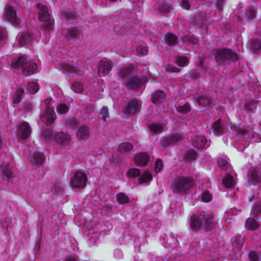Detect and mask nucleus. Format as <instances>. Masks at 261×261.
I'll return each instance as SVG.
<instances>
[{
	"instance_id": "57",
	"label": "nucleus",
	"mask_w": 261,
	"mask_h": 261,
	"mask_svg": "<svg viewBox=\"0 0 261 261\" xmlns=\"http://www.w3.org/2000/svg\"><path fill=\"white\" fill-rule=\"evenodd\" d=\"M94 111V107L91 104H88L86 106L85 113H91Z\"/></svg>"
},
{
	"instance_id": "24",
	"label": "nucleus",
	"mask_w": 261,
	"mask_h": 261,
	"mask_svg": "<svg viewBox=\"0 0 261 261\" xmlns=\"http://www.w3.org/2000/svg\"><path fill=\"white\" fill-rule=\"evenodd\" d=\"M33 39V36L30 32H26L23 33L20 36L19 42L21 46L23 45L30 44Z\"/></svg>"
},
{
	"instance_id": "26",
	"label": "nucleus",
	"mask_w": 261,
	"mask_h": 261,
	"mask_svg": "<svg viewBox=\"0 0 261 261\" xmlns=\"http://www.w3.org/2000/svg\"><path fill=\"white\" fill-rule=\"evenodd\" d=\"M135 67L132 65L122 68L119 71V76L121 79L127 77L129 75L133 73Z\"/></svg>"
},
{
	"instance_id": "44",
	"label": "nucleus",
	"mask_w": 261,
	"mask_h": 261,
	"mask_svg": "<svg viewBox=\"0 0 261 261\" xmlns=\"http://www.w3.org/2000/svg\"><path fill=\"white\" fill-rule=\"evenodd\" d=\"M256 17V13L254 10L248 9L245 13V17L248 20H252Z\"/></svg>"
},
{
	"instance_id": "46",
	"label": "nucleus",
	"mask_w": 261,
	"mask_h": 261,
	"mask_svg": "<svg viewBox=\"0 0 261 261\" xmlns=\"http://www.w3.org/2000/svg\"><path fill=\"white\" fill-rule=\"evenodd\" d=\"M149 129L154 133H161L162 132V127L159 124H153L149 126Z\"/></svg>"
},
{
	"instance_id": "50",
	"label": "nucleus",
	"mask_w": 261,
	"mask_h": 261,
	"mask_svg": "<svg viewBox=\"0 0 261 261\" xmlns=\"http://www.w3.org/2000/svg\"><path fill=\"white\" fill-rule=\"evenodd\" d=\"M188 62V59L185 57H180L176 60V63L180 66H185Z\"/></svg>"
},
{
	"instance_id": "42",
	"label": "nucleus",
	"mask_w": 261,
	"mask_h": 261,
	"mask_svg": "<svg viewBox=\"0 0 261 261\" xmlns=\"http://www.w3.org/2000/svg\"><path fill=\"white\" fill-rule=\"evenodd\" d=\"M71 89L75 93H81L83 91L84 87L80 83L76 82L72 84Z\"/></svg>"
},
{
	"instance_id": "55",
	"label": "nucleus",
	"mask_w": 261,
	"mask_h": 261,
	"mask_svg": "<svg viewBox=\"0 0 261 261\" xmlns=\"http://www.w3.org/2000/svg\"><path fill=\"white\" fill-rule=\"evenodd\" d=\"M166 70L168 72H178L180 71V69L172 65L169 64L166 67Z\"/></svg>"
},
{
	"instance_id": "48",
	"label": "nucleus",
	"mask_w": 261,
	"mask_h": 261,
	"mask_svg": "<svg viewBox=\"0 0 261 261\" xmlns=\"http://www.w3.org/2000/svg\"><path fill=\"white\" fill-rule=\"evenodd\" d=\"M212 195L207 190L204 191L202 194V199L204 202H209L212 200Z\"/></svg>"
},
{
	"instance_id": "14",
	"label": "nucleus",
	"mask_w": 261,
	"mask_h": 261,
	"mask_svg": "<svg viewBox=\"0 0 261 261\" xmlns=\"http://www.w3.org/2000/svg\"><path fill=\"white\" fill-rule=\"evenodd\" d=\"M113 63L111 61H101L98 67V72L99 76H105L112 70Z\"/></svg>"
},
{
	"instance_id": "49",
	"label": "nucleus",
	"mask_w": 261,
	"mask_h": 261,
	"mask_svg": "<svg viewBox=\"0 0 261 261\" xmlns=\"http://www.w3.org/2000/svg\"><path fill=\"white\" fill-rule=\"evenodd\" d=\"M140 170L136 168L130 169L128 171V175L131 177H137L140 175Z\"/></svg>"
},
{
	"instance_id": "13",
	"label": "nucleus",
	"mask_w": 261,
	"mask_h": 261,
	"mask_svg": "<svg viewBox=\"0 0 261 261\" xmlns=\"http://www.w3.org/2000/svg\"><path fill=\"white\" fill-rule=\"evenodd\" d=\"M4 18L7 21L13 23L18 24L19 23V19L16 16V11L13 7L8 5L6 8V12L4 14Z\"/></svg>"
},
{
	"instance_id": "30",
	"label": "nucleus",
	"mask_w": 261,
	"mask_h": 261,
	"mask_svg": "<svg viewBox=\"0 0 261 261\" xmlns=\"http://www.w3.org/2000/svg\"><path fill=\"white\" fill-rule=\"evenodd\" d=\"M222 184L225 188H230L235 185L236 180L232 176L227 174L223 177Z\"/></svg>"
},
{
	"instance_id": "16",
	"label": "nucleus",
	"mask_w": 261,
	"mask_h": 261,
	"mask_svg": "<svg viewBox=\"0 0 261 261\" xmlns=\"http://www.w3.org/2000/svg\"><path fill=\"white\" fill-rule=\"evenodd\" d=\"M165 97L166 95L163 91H155L151 94V101L155 105H159L164 101Z\"/></svg>"
},
{
	"instance_id": "40",
	"label": "nucleus",
	"mask_w": 261,
	"mask_h": 261,
	"mask_svg": "<svg viewBox=\"0 0 261 261\" xmlns=\"http://www.w3.org/2000/svg\"><path fill=\"white\" fill-rule=\"evenodd\" d=\"M79 34L78 30L76 28H71L67 30L65 37L67 39H70L76 37Z\"/></svg>"
},
{
	"instance_id": "5",
	"label": "nucleus",
	"mask_w": 261,
	"mask_h": 261,
	"mask_svg": "<svg viewBox=\"0 0 261 261\" xmlns=\"http://www.w3.org/2000/svg\"><path fill=\"white\" fill-rule=\"evenodd\" d=\"M148 82L147 76H143L142 78L134 75L127 78L125 82V86L128 90H137L141 85Z\"/></svg>"
},
{
	"instance_id": "52",
	"label": "nucleus",
	"mask_w": 261,
	"mask_h": 261,
	"mask_svg": "<svg viewBox=\"0 0 261 261\" xmlns=\"http://www.w3.org/2000/svg\"><path fill=\"white\" fill-rule=\"evenodd\" d=\"M163 162L161 159H158L155 162L154 170L158 173L162 171L163 168Z\"/></svg>"
},
{
	"instance_id": "56",
	"label": "nucleus",
	"mask_w": 261,
	"mask_h": 261,
	"mask_svg": "<svg viewBox=\"0 0 261 261\" xmlns=\"http://www.w3.org/2000/svg\"><path fill=\"white\" fill-rule=\"evenodd\" d=\"M181 5L182 7L185 9H190V5L188 0H182L181 2Z\"/></svg>"
},
{
	"instance_id": "8",
	"label": "nucleus",
	"mask_w": 261,
	"mask_h": 261,
	"mask_svg": "<svg viewBox=\"0 0 261 261\" xmlns=\"http://www.w3.org/2000/svg\"><path fill=\"white\" fill-rule=\"evenodd\" d=\"M202 212L196 213L190 217L189 225L192 231L198 232L202 229Z\"/></svg>"
},
{
	"instance_id": "38",
	"label": "nucleus",
	"mask_w": 261,
	"mask_h": 261,
	"mask_svg": "<svg viewBox=\"0 0 261 261\" xmlns=\"http://www.w3.org/2000/svg\"><path fill=\"white\" fill-rule=\"evenodd\" d=\"M176 110L180 113L185 114L191 111V107L190 105L187 102L182 106L176 107Z\"/></svg>"
},
{
	"instance_id": "25",
	"label": "nucleus",
	"mask_w": 261,
	"mask_h": 261,
	"mask_svg": "<svg viewBox=\"0 0 261 261\" xmlns=\"http://www.w3.org/2000/svg\"><path fill=\"white\" fill-rule=\"evenodd\" d=\"M133 149V145L129 142H123L121 143L118 147V151L123 154H129Z\"/></svg>"
},
{
	"instance_id": "3",
	"label": "nucleus",
	"mask_w": 261,
	"mask_h": 261,
	"mask_svg": "<svg viewBox=\"0 0 261 261\" xmlns=\"http://www.w3.org/2000/svg\"><path fill=\"white\" fill-rule=\"evenodd\" d=\"M42 137L45 141L54 140L62 144L68 142L70 139V137L68 134H66L62 132L55 133L49 128L43 130L42 133Z\"/></svg>"
},
{
	"instance_id": "58",
	"label": "nucleus",
	"mask_w": 261,
	"mask_h": 261,
	"mask_svg": "<svg viewBox=\"0 0 261 261\" xmlns=\"http://www.w3.org/2000/svg\"><path fill=\"white\" fill-rule=\"evenodd\" d=\"M227 164V162L226 160L222 159H219L218 161V165L221 168H223V167H225Z\"/></svg>"
},
{
	"instance_id": "59",
	"label": "nucleus",
	"mask_w": 261,
	"mask_h": 261,
	"mask_svg": "<svg viewBox=\"0 0 261 261\" xmlns=\"http://www.w3.org/2000/svg\"><path fill=\"white\" fill-rule=\"evenodd\" d=\"M67 123L71 126H74L76 124L77 121L75 119L71 118L67 121Z\"/></svg>"
},
{
	"instance_id": "10",
	"label": "nucleus",
	"mask_w": 261,
	"mask_h": 261,
	"mask_svg": "<svg viewBox=\"0 0 261 261\" xmlns=\"http://www.w3.org/2000/svg\"><path fill=\"white\" fill-rule=\"evenodd\" d=\"M184 137L179 134H174L169 137L164 138L161 141V145L164 147H168L180 142Z\"/></svg>"
},
{
	"instance_id": "11",
	"label": "nucleus",
	"mask_w": 261,
	"mask_h": 261,
	"mask_svg": "<svg viewBox=\"0 0 261 261\" xmlns=\"http://www.w3.org/2000/svg\"><path fill=\"white\" fill-rule=\"evenodd\" d=\"M55 115L54 110L47 106L45 111L41 116L40 119L46 125H50L55 121Z\"/></svg>"
},
{
	"instance_id": "64",
	"label": "nucleus",
	"mask_w": 261,
	"mask_h": 261,
	"mask_svg": "<svg viewBox=\"0 0 261 261\" xmlns=\"http://www.w3.org/2000/svg\"><path fill=\"white\" fill-rule=\"evenodd\" d=\"M240 132V134L242 135H246L247 134V132L246 130H243V129H240L239 130Z\"/></svg>"
},
{
	"instance_id": "45",
	"label": "nucleus",
	"mask_w": 261,
	"mask_h": 261,
	"mask_svg": "<svg viewBox=\"0 0 261 261\" xmlns=\"http://www.w3.org/2000/svg\"><path fill=\"white\" fill-rule=\"evenodd\" d=\"M69 108L65 104H60L57 108V110L58 112L61 114H65L68 111Z\"/></svg>"
},
{
	"instance_id": "2",
	"label": "nucleus",
	"mask_w": 261,
	"mask_h": 261,
	"mask_svg": "<svg viewBox=\"0 0 261 261\" xmlns=\"http://www.w3.org/2000/svg\"><path fill=\"white\" fill-rule=\"evenodd\" d=\"M215 59L219 64H222L226 61L236 62L238 60V55L231 49L225 47L218 48L215 54Z\"/></svg>"
},
{
	"instance_id": "41",
	"label": "nucleus",
	"mask_w": 261,
	"mask_h": 261,
	"mask_svg": "<svg viewBox=\"0 0 261 261\" xmlns=\"http://www.w3.org/2000/svg\"><path fill=\"white\" fill-rule=\"evenodd\" d=\"M117 200L120 203L125 204L128 202L129 198L126 194L120 193L117 195Z\"/></svg>"
},
{
	"instance_id": "60",
	"label": "nucleus",
	"mask_w": 261,
	"mask_h": 261,
	"mask_svg": "<svg viewBox=\"0 0 261 261\" xmlns=\"http://www.w3.org/2000/svg\"><path fill=\"white\" fill-rule=\"evenodd\" d=\"M64 261H78V259L75 256H69L67 257Z\"/></svg>"
},
{
	"instance_id": "29",
	"label": "nucleus",
	"mask_w": 261,
	"mask_h": 261,
	"mask_svg": "<svg viewBox=\"0 0 261 261\" xmlns=\"http://www.w3.org/2000/svg\"><path fill=\"white\" fill-rule=\"evenodd\" d=\"M257 101L252 99L246 102L244 105V110L248 113H254L256 109Z\"/></svg>"
},
{
	"instance_id": "35",
	"label": "nucleus",
	"mask_w": 261,
	"mask_h": 261,
	"mask_svg": "<svg viewBox=\"0 0 261 261\" xmlns=\"http://www.w3.org/2000/svg\"><path fill=\"white\" fill-rule=\"evenodd\" d=\"M24 93V90L23 88H18L15 91L13 96L12 99L13 102L15 104H18L20 102L22 96Z\"/></svg>"
},
{
	"instance_id": "12",
	"label": "nucleus",
	"mask_w": 261,
	"mask_h": 261,
	"mask_svg": "<svg viewBox=\"0 0 261 261\" xmlns=\"http://www.w3.org/2000/svg\"><path fill=\"white\" fill-rule=\"evenodd\" d=\"M31 128L29 123L23 122L19 126L18 133V139L20 141L27 139L31 134Z\"/></svg>"
},
{
	"instance_id": "23",
	"label": "nucleus",
	"mask_w": 261,
	"mask_h": 261,
	"mask_svg": "<svg viewBox=\"0 0 261 261\" xmlns=\"http://www.w3.org/2000/svg\"><path fill=\"white\" fill-rule=\"evenodd\" d=\"M139 107L140 105L137 101L132 100L128 102L125 111L128 114H135L139 111Z\"/></svg>"
},
{
	"instance_id": "4",
	"label": "nucleus",
	"mask_w": 261,
	"mask_h": 261,
	"mask_svg": "<svg viewBox=\"0 0 261 261\" xmlns=\"http://www.w3.org/2000/svg\"><path fill=\"white\" fill-rule=\"evenodd\" d=\"M192 185V180L186 177H177L172 181L171 188L174 193H184Z\"/></svg>"
},
{
	"instance_id": "6",
	"label": "nucleus",
	"mask_w": 261,
	"mask_h": 261,
	"mask_svg": "<svg viewBox=\"0 0 261 261\" xmlns=\"http://www.w3.org/2000/svg\"><path fill=\"white\" fill-rule=\"evenodd\" d=\"M87 181V175L83 172L77 171L71 177L70 185L73 188H83Z\"/></svg>"
},
{
	"instance_id": "27",
	"label": "nucleus",
	"mask_w": 261,
	"mask_h": 261,
	"mask_svg": "<svg viewBox=\"0 0 261 261\" xmlns=\"http://www.w3.org/2000/svg\"><path fill=\"white\" fill-rule=\"evenodd\" d=\"M207 140L205 137L203 136H198L195 138L193 142V144L199 149H202L206 147Z\"/></svg>"
},
{
	"instance_id": "54",
	"label": "nucleus",
	"mask_w": 261,
	"mask_h": 261,
	"mask_svg": "<svg viewBox=\"0 0 261 261\" xmlns=\"http://www.w3.org/2000/svg\"><path fill=\"white\" fill-rule=\"evenodd\" d=\"M226 0H216V6L219 11H222L224 5Z\"/></svg>"
},
{
	"instance_id": "21",
	"label": "nucleus",
	"mask_w": 261,
	"mask_h": 261,
	"mask_svg": "<svg viewBox=\"0 0 261 261\" xmlns=\"http://www.w3.org/2000/svg\"><path fill=\"white\" fill-rule=\"evenodd\" d=\"M90 135L89 128L85 125L80 126L77 132L76 136L81 140L87 139Z\"/></svg>"
},
{
	"instance_id": "37",
	"label": "nucleus",
	"mask_w": 261,
	"mask_h": 261,
	"mask_svg": "<svg viewBox=\"0 0 261 261\" xmlns=\"http://www.w3.org/2000/svg\"><path fill=\"white\" fill-rule=\"evenodd\" d=\"M249 261H261V252L250 251L248 253Z\"/></svg>"
},
{
	"instance_id": "19",
	"label": "nucleus",
	"mask_w": 261,
	"mask_h": 261,
	"mask_svg": "<svg viewBox=\"0 0 261 261\" xmlns=\"http://www.w3.org/2000/svg\"><path fill=\"white\" fill-rule=\"evenodd\" d=\"M249 181L252 182H259L261 181V173L258 169H253L248 173Z\"/></svg>"
},
{
	"instance_id": "63",
	"label": "nucleus",
	"mask_w": 261,
	"mask_h": 261,
	"mask_svg": "<svg viewBox=\"0 0 261 261\" xmlns=\"http://www.w3.org/2000/svg\"><path fill=\"white\" fill-rule=\"evenodd\" d=\"M3 138L2 135V133H0V149L2 148L3 143Z\"/></svg>"
},
{
	"instance_id": "61",
	"label": "nucleus",
	"mask_w": 261,
	"mask_h": 261,
	"mask_svg": "<svg viewBox=\"0 0 261 261\" xmlns=\"http://www.w3.org/2000/svg\"><path fill=\"white\" fill-rule=\"evenodd\" d=\"M24 108L27 111H31L33 109V106L30 103H28L25 105Z\"/></svg>"
},
{
	"instance_id": "34",
	"label": "nucleus",
	"mask_w": 261,
	"mask_h": 261,
	"mask_svg": "<svg viewBox=\"0 0 261 261\" xmlns=\"http://www.w3.org/2000/svg\"><path fill=\"white\" fill-rule=\"evenodd\" d=\"M205 16L204 14L201 12L197 13L195 14L194 18V24L198 27H200L202 25L203 22L205 20Z\"/></svg>"
},
{
	"instance_id": "22",
	"label": "nucleus",
	"mask_w": 261,
	"mask_h": 261,
	"mask_svg": "<svg viewBox=\"0 0 261 261\" xmlns=\"http://www.w3.org/2000/svg\"><path fill=\"white\" fill-rule=\"evenodd\" d=\"M196 101L200 105L206 108L213 106V102L210 97L206 95H202L196 99Z\"/></svg>"
},
{
	"instance_id": "18",
	"label": "nucleus",
	"mask_w": 261,
	"mask_h": 261,
	"mask_svg": "<svg viewBox=\"0 0 261 261\" xmlns=\"http://www.w3.org/2000/svg\"><path fill=\"white\" fill-rule=\"evenodd\" d=\"M149 159V157L146 153L141 152L135 155L134 160L137 165L143 166L147 163Z\"/></svg>"
},
{
	"instance_id": "15",
	"label": "nucleus",
	"mask_w": 261,
	"mask_h": 261,
	"mask_svg": "<svg viewBox=\"0 0 261 261\" xmlns=\"http://www.w3.org/2000/svg\"><path fill=\"white\" fill-rule=\"evenodd\" d=\"M225 129L224 122L219 119L215 122L212 126L213 134L216 136L222 135Z\"/></svg>"
},
{
	"instance_id": "33",
	"label": "nucleus",
	"mask_w": 261,
	"mask_h": 261,
	"mask_svg": "<svg viewBox=\"0 0 261 261\" xmlns=\"http://www.w3.org/2000/svg\"><path fill=\"white\" fill-rule=\"evenodd\" d=\"M250 48L257 53L261 49V40L258 39H251L249 41Z\"/></svg>"
},
{
	"instance_id": "53",
	"label": "nucleus",
	"mask_w": 261,
	"mask_h": 261,
	"mask_svg": "<svg viewBox=\"0 0 261 261\" xmlns=\"http://www.w3.org/2000/svg\"><path fill=\"white\" fill-rule=\"evenodd\" d=\"M137 51L138 54L142 56L146 55L148 53L147 48L145 46H139L137 49Z\"/></svg>"
},
{
	"instance_id": "36",
	"label": "nucleus",
	"mask_w": 261,
	"mask_h": 261,
	"mask_svg": "<svg viewBox=\"0 0 261 261\" xmlns=\"http://www.w3.org/2000/svg\"><path fill=\"white\" fill-rule=\"evenodd\" d=\"M197 154L196 152L193 150H190L186 152L184 155V160L186 162H190L196 160Z\"/></svg>"
},
{
	"instance_id": "32",
	"label": "nucleus",
	"mask_w": 261,
	"mask_h": 261,
	"mask_svg": "<svg viewBox=\"0 0 261 261\" xmlns=\"http://www.w3.org/2000/svg\"><path fill=\"white\" fill-rule=\"evenodd\" d=\"M165 42L170 46H174L177 44L178 38L174 34L171 33L167 34L165 38Z\"/></svg>"
},
{
	"instance_id": "9",
	"label": "nucleus",
	"mask_w": 261,
	"mask_h": 261,
	"mask_svg": "<svg viewBox=\"0 0 261 261\" xmlns=\"http://www.w3.org/2000/svg\"><path fill=\"white\" fill-rule=\"evenodd\" d=\"M202 217H203V220H201L202 228L205 231L211 230L215 227L216 223L213 215L202 212Z\"/></svg>"
},
{
	"instance_id": "28",
	"label": "nucleus",
	"mask_w": 261,
	"mask_h": 261,
	"mask_svg": "<svg viewBox=\"0 0 261 261\" xmlns=\"http://www.w3.org/2000/svg\"><path fill=\"white\" fill-rule=\"evenodd\" d=\"M259 226V224L254 218L250 217L245 222V227L248 230H254Z\"/></svg>"
},
{
	"instance_id": "62",
	"label": "nucleus",
	"mask_w": 261,
	"mask_h": 261,
	"mask_svg": "<svg viewBox=\"0 0 261 261\" xmlns=\"http://www.w3.org/2000/svg\"><path fill=\"white\" fill-rule=\"evenodd\" d=\"M170 6L167 5L164 8H160V9L161 11H162L165 13H168L170 9Z\"/></svg>"
},
{
	"instance_id": "43",
	"label": "nucleus",
	"mask_w": 261,
	"mask_h": 261,
	"mask_svg": "<svg viewBox=\"0 0 261 261\" xmlns=\"http://www.w3.org/2000/svg\"><path fill=\"white\" fill-rule=\"evenodd\" d=\"M109 116L108 108L107 107L102 108L99 113V117L102 120L105 121L106 119Z\"/></svg>"
},
{
	"instance_id": "51",
	"label": "nucleus",
	"mask_w": 261,
	"mask_h": 261,
	"mask_svg": "<svg viewBox=\"0 0 261 261\" xmlns=\"http://www.w3.org/2000/svg\"><path fill=\"white\" fill-rule=\"evenodd\" d=\"M152 179L151 175L148 172H144L141 176L140 180L142 182H146Z\"/></svg>"
},
{
	"instance_id": "20",
	"label": "nucleus",
	"mask_w": 261,
	"mask_h": 261,
	"mask_svg": "<svg viewBox=\"0 0 261 261\" xmlns=\"http://www.w3.org/2000/svg\"><path fill=\"white\" fill-rule=\"evenodd\" d=\"M2 177L4 179L13 177V172L9 164H3L1 166Z\"/></svg>"
},
{
	"instance_id": "47",
	"label": "nucleus",
	"mask_w": 261,
	"mask_h": 261,
	"mask_svg": "<svg viewBox=\"0 0 261 261\" xmlns=\"http://www.w3.org/2000/svg\"><path fill=\"white\" fill-rule=\"evenodd\" d=\"M184 42H189L192 44H196L197 42V39L194 36H185L181 38Z\"/></svg>"
},
{
	"instance_id": "31",
	"label": "nucleus",
	"mask_w": 261,
	"mask_h": 261,
	"mask_svg": "<svg viewBox=\"0 0 261 261\" xmlns=\"http://www.w3.org/2000/svg\"><path fill=\"white\" fill-rule=\"evenodd\" d=\"M45 160V156L41 153H36L31 158V162L33 165H42Z\"/></svg>"
},
{
	"instance_id": "7",
	"label": "nucleus",
	"mask_w": 261,
	"mask_h": 261,
	"mask_svg": "<svg viewBox=\"0 0 261 261\" xmlns=\"http://www.w3.org/2000/svg\"><path fill=\"white\" fill-rule=\"evenodd\" d=\"M37 8L39 9V19L40 21L47 23L45 26V30H50L51 28V23L49 22L50 16L48 12L47 8L40 4L37 5Z\"/></svg>"
},
{
	"instance_id": "39",
	"label": "nucleus",
	"mask_w": 261,
	"mask_h": 261,
	"mask_svg": "<svg viewBox=\"0 0 261 261\" xmlns=\"http://www.w3.org/2000/svg\"><path fill=\"white\" fill-rule=\"evenodd\" d=\"M38 86L36 82H29L27 85V90L32 94H35L38 90Z\"/></svg>"
},
{
	"instance_id": "17",
	"label": "nucleus",
	"mask_w": 261,
	"mask_h": 261,
	"mask_svg": "<svg viewBox=\"0 0 261 261\" xmlns=\"http://www.w3.org/2000/svg\"><path fill=\"white\" fill-rule=\"evenodd\" d=\"M59 68L63 73H66L69 74H74L79 73L77 68L68 63H62L59 65Z\"/></svg>"
},
{
	"instance_id": "1",
	"label": "nucleus",
	"mask_w": 261,
	"mask_h": 261,
	"mask_svg": "<svg viewBox=\"0 0 261 261\" xmlns=\"http://www.w3.org/2000/svg\"><path fill=\"white\" fill-rule=\"evenodd\" d=\"M11 66L15 69L20 67L23 74L27 76L34 73L37 68L35 63L27 61L23 57H20L17 59H14Z\"/></svg>"
}]
</instances>
